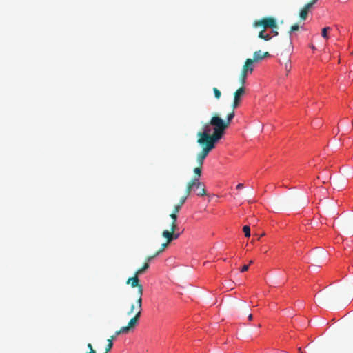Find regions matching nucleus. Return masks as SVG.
<instances>
[{
    "label": "nucleus",
    "instance_id": "1",
    "mask_svg": "<svg viewBox=\"0 0 353 353\" xmlns=\"http://www.w3.org/2000/svg\"><path fill=\"white\" fill-rule=\"evenodd\" d=\"M234 117L233 111L228 114L226 120H223L218 115H214L210 122L203 125V131L197 133V143L203 148L199 153L200 156L206 158L210 152L215 148L218 141L222 138Z\"/></svg>",
    "mask_w": 353,
    "mask_h": 353
},
{
    "label": "nucleus",
    "instance_id": "2",
    "mask_svg": "<svg viewBox=\"0 0 353 353\" xmlns=\"http://www.w3.org/2000/svg\"><path fill=\"white\" fill-rule=\"evenodd\" d=\"M234 117L233 111L228 114L226 120H223L218 115H214L210 122L203 125V131L197 133V143L203 148L199 153L200 156L206 158L210 152L215 148L218 141L222 138Z\"/></svg>",
    "mask_w": 353,
    "mask_h": 353
},
{
    "label": "nucleus",
    "instance_id": "3",
    "mask_svg": "<svg viewBox=\"0 0 353 353\" xmlns=\"http://www.w3.org/2000/svg\"><path fill=\"white\" fill-rule=\"evenodd\" d=\"M194 186H196L197 188H201V190L197 192L198 196H203L206 194L203 183L200 182L197 178H192L188 183L185 195L180 199L179 205L182 206L184 204Z\"/></svg>",
    "mask_w": 353,
    "mask_h": 353
},
{
    "label": "nucleus",
    "instance_id": "4",
    "mask_svg": "<svg viewBox=\"0 0 353 353\" xmlns=\"http://www.w3.org/2000/svg\"><path fill=\"white\" fill-rule=\"evenodd\" d=\"M136 303L137 305L138 311L136 312L134 316L130 320V321L128 323V325L121 327V332H126L128 333L130 331V330L131 328L134 327L137 323H138L141 314L142 299H137Z\"/></svg>",
    "mask_w": 353,
    "mask_h": 353
},
{
    "label": "nucleus",
    "instance_id": "5",
    "mask_svg": "<svg viewBox=\"0 0 353 353\" xmlns=\"http://www.w3.org/2000/svg\"><path fill=\"white\" fill-rule=\"evenodd\" d=\"M254 62L252 59L248 58L245 60L240 74V81L242 85L245 83V79L248 73H252L254 70L253 63Z\"/></svg>",
    "mask_w": 353,
    "mask_h": 353
},
{
    "label": "nucleus",
    "instance_id": "6",
    "mask_svg": "<svg viewBox=\"0 0 353 353\" xmlns=\"http://www.w3.org/2000/svg\"><path fill=\"white\" fill-rule=\"evenodd\" d=\"M126 283L128 285H130L132 288H137V299H142L143 287L141 284L139 283V275L134 273V276L128 279Z\"/></svg>",
    "mask_w": 353,
    "mask_h": 353
},
{
    "label": "nucleus",
    "instance_id": "7",
    "mask_svg": "<svg viewBox=\"0 0 353 353\" xmlns=\"http://www.w3.org/2000/svg\"><path fill=\"white\" fill-rule=\"evenodd\" d=\"M254 27L262 26L263 30L267 28H277L276 21L273 17H265L263 18L260 21H256L254 23Z\"/></svg>",
    "mask_w": 353,
    "mask_h": 353
},
{
    "label": "nucleus",
    "instance_id": "8",
    "mask_svg": "<svg viewBox=\"0 0 353 353\" xmlns=\"http://www.w3.org/2000/svg\"><path fill=\"white\" fill-rule=\"evenodd\" d=\"M245 90L243 87H241L236 90L234 93V101L232 103V110L234 112V109L237 108L241 102V97L245 94Z\"/></svg>",
    "mask_w": 353,
    "mask_h": 353
},
{
    "label": "nucleus",
    "instance_id": "9",
    "mask_svg": "<svg viewBox=\"0 0 353 353\" xmlns=\"http://www.w3.org/2000/svg\"><path fill=\"white\" fill-rule=\"evenodd\" d=\"M316 2L313 0H311L309 3L305 4L303 8H302L300 10L299 17L301 20H305L307 19L308 12L310 9L315 4Z\"/></svg>",
    "mask_w": 353,
    "mask_h": 353
},
{
    "label": "nucleus",
    "instance_id": "10",
    "mask_svg": "<svg viewBox=\"0 0 353 353\" xmlns=\"http://www.w3.org/2000/svg\"><path fill=\"white\" fill-rule=\"evenodd\" d=\"M268 57H270L268 52L262 53L261 50H259L254 52L253 59H252V60H253L254 62H259Z\"/></svg>",
    "mask_w": 353,
    "mask_h": 353
},
{
    "label": "nucleus",
    "instance_id": "11",
    "mask_svg": "<svg viewBox=\"0 0 353 353\" xmlns=\"http://www.w3.org/2000/svg\"><path fill=\"white\" fill-rule=\"evenodd\" d=\"M172 232L170 230H165L162 232V236L167 239L168 243L172 241Z\"/></svg>",
    "mask_w": 353,
    "mask_h": 353
},
{
    "label": "nucleus",
    "instance_id": "12",
    "mask_svg": "<svg viewBox=\"0 0 353 353\" xmlns=\"http://www.w3.org/2000/svg\"><path fill=\"white\" fill-rule=\"evenodd\" d=\"M149 266L150 265L148 263H144L143 266L139 268L134 273H136V274H138L139 276L141 275L149 268Z\"/></svg>",
    "mask_w": 353,
    "mask_h": 353
},
{
    "label": "nucleus",
    "instance_id": "13",
    "mask_svg": "<svg viewBox=\"0 0 353 353\" xmlns=\"http://www.w3.org/2000/svg\"><path fill=\"white\" fill-rule=\"evenodd\" d=\"M114 340V337H110L108 339V344L105 347V351L104 353H108L113 347V341Z\"/></svg>",
    "mask_w": 353,
    "mask_h": 353
},
{
    "label": "nucleus",
    "instance_id": "14",
    "mask_svg": "<svg viewBox=\"0 0 353 353\" xmlns=\"http://www.w3.org/2000/svg\"><path fill=\"white\" fill-rule=\"evenodd\" d=\"M259 37L261 38V39H263L265 41H268L270 40L272 37L270 36V34H265V30H262L259 34Z\"/></svg>",
    "mask_w": 353,
    "mask_h": 353
},
{
    "label": "nucleus",
    "instance_id": "15",
    "mask_svg": "<svg viewBox=\"0 0 353 353\" xmlns=\"http://www.w3.org/2000/svg\"><path fill=\"white\" fill-rule=\"evenodd\" d=\"M201 171H202V166L199 165L198 167L195 168L194 169V173L195 174L194 178H197L199 179V177L201 174Z\"/></svg>",
    "mask_w": 353,
    "mask_h": 353
},
{
    "label": "nucleus",
    "instance_id": "16",
    "mask_svg": "<svg viewBox=\"0 0 353 353\" xmlns=\"http://www.w3.org/2000/svg\"><path fill=\"white\" fill-rule=\"evenodd\" d=\"M330 30H331L330 27H325L322 29L321 35L324 39H328L329 37L327 34V32L330 31Z\"/></svg>",
    "mask_w": 353,
    "mask_h": 353
},
{
    "label": "nucleus",
    "instance_id": "17",
    "mask_svg": "<svg viewBox=\"0 0 353 353\" xmlns=\"http://www.w3.org/2000/svg\"><path fill=\"white\" fill-rule=\"evenodd\" d=\"M243 231L245 233V236L246 237H249L250 236V228L248 225L243 226Z\"/></svg>",
    "mask_w": 353,
    "mask_h": 353
},
{
    "label": "nucleus",
    "instance_id": "18",
    "mask_svg": "<svg viewBox=\"0 0 353 353\" xmlns=\"http://www.w3.org/2000/svg\"><path fill=\"white\" fill-rule=\"evenodd\" d=\"M170 243H168V241L165 243H163L161 246V248L156 252V255H159L160 253L163 252V250L165 249V248L168 246V245Z\"/></svg>",
    "mask_w": 353,
    "mask_h": 353
},
{
    "label": "nucleus",
    "instance_id": "19",
    "mask_svg": "<svg viewBox=\"0 0 353 353\" xmlns=\"http://www.w3.org/2000/svg\"><path fill=\"white\" fill-rule=\"evenodd\" d=\"M213 92H214V97L217 99H219L221 96V91L216 88H213Z\"/></svg>",
    "mask_w": 353,
    "mask_h": 353
},
{
    "label": "nucleus",
    "instance_id": "20",
    "mask_svg": "<svg viewBox=\"0 0 353 353\" xmlns=\"http://www.w3.org/2000/svg\"><path fill=\"white\" fill-rule=\"evenodd\" d=\"M204 160H205V159L198 154V155L196 157V162H197L198 165L200 166H202L203 164Z\"/></svg>",
    "mask_w": 353,
    "mask_h": 353
},
{
    "label": "nucleus",
    "instance_id": "21",
    "mask_svg": "<svg viewBox=\"0 0 353 353\" xmlns=\"http://www.w3.org/2000/svg\"><path fill=\"white\" fill-rule=\"evenodd\" d=\"M299 30V26L297 23H295L290 27L289 33L291 34L292 32L297 31Z\"/></svg>",
    "mask_w": 353,
    "mask_h": 353
},
{
    "label": "nucleus",
    "instance_id": "22",
    "mask_svg": "<svg viewBox=\"0 0 353 353\" xmlns=\"http://www.w3.org/2000/svg\"><path fill=\"white\" fill-rule=\"evenodd\" d=\"M135 310H137L138 311L137 305H135L134 304H132L131 307H130V310L128 312V315H131L132 313H134Z\"/></svg>",
    "mask_w": 353,
    "mask_h": 353
},
{
    "label": "nucleus",
    "instance_id": "23",
    "mask_svg": "<svg viewBox=\"0 0 353 353\" xmlns=\"http://www.w3.org/2000/svg\"><path fill=\"white\" fill-rule=\"evenodd\" d=\"M291 63L288 60L287 62L285 63V70H286L287 72V74L291 70Z\"/></svg>",
    "mask_w": 353,
    "mask_h": 353
},
{
    "label": "nucleus",
    "instance_id": "24",
    "mask_svg": "<svg viewBox=\"0 0 353 353\" xmlns=\"http://www.w3.org/2000/svg\"><path fill=\"white\" fill-rule=\"evenodd\" d=\"M127 334L126 332H121V327L115 332L114 334L111 336L110 337H114V339L117 338V336H119V334Z\"/></svg>",
    "mask_w": 353,
    "mask_h": 353
},
{
    "label": "nucleus",
    "instance_id": "25",
    "mask_svg": "<svg viewBox=\"0 0 353 353\" xmlns=\"http://www.w3.org/2000/svg\"><path fill=\"white\" fill-rule=\"evenodd\" d=\"M176 230H177L176 222H172L171 225H170V231H172L173 232H176Z\"/></svg>",
    "mask_w": 353,
    "mask_h": 353
},
{
    "label": "nucleus",
    "instance_id": "26",
    "mask_svg": "<svg viewBox=\"0 0 353 353\" xmlns=\"http://www.w3.org/2000/svg\"><path fill=\"white\" fill-rule=\"evenodd\" d=\"M170 217L172 219V222H176L177 221V218H178V216H177V214H175V213H173L172 212L170 214Z\"/></svg>",
    "mask_w": 353,
    "mask_h": 353
},
{
    "label": "nucleus",
    "instance_id": "27",
    "mask_svg": "<svg viewBox=\"0 0 353 353\" xmlns=\"http://www.w3.org/2000/svg\"><path fill=\"white\" fill-rule=\"evenodd\" d=\"M157 255L156 253L154 255L148 256L145 258V263H148L149 264L150 261H151L154 258H155Z\"/></svg>",
    "mask_w": 353,
    "mask_h": 353
},
{
    "label": "nucleus",
    "instance_id": "28",
    "mask_svg": "<svg viewBox=\"0 0 353 353\" xmlns=\"http://www.w3.org/2000/svg\"><path fill=\"white\" fill-rule=\"evenodd\" d=\"M181 207L182 206H181L180 205L177 204L176 205L174 206L172 212L175 213V214H177L180 211Z\"/></svg>",
    "mask_w": 353,
    "mask_h": 353
},
{
    "label": "nucleus",
    "instance_id": "29",
    "mask_svg": "<svg viewBox=\"0 0 353 353\" xmlns=\"http://www.w3.org/2000/svg\"><path fill=\"white\" fill-rule=\"evenodd\" d=\"M180 233H178V232H173L172 233V241L173 240H175V239H177L179 236H180Z\"/></svg>",
    "mask_w": 353,
    "mask_h": 353
},
{
    "label": "nucleus",
    "instance_id": "30",
    "mask_svg": "<svg viewBox=\"0 0 353 353\" xmlns=\"http://www.w3.org/2000/svg\"><path fill=\"white\" fill-rule=\"evenodd\" d=\"M248 268H249V265H244L242 267V268H241V272H244L247 271V270H248Z\"/></svg>",
    "mask_w": 353,
    "mask_h": 353
},
{
    "label": "nucleus",
    "instance_id": "31",
    "mask_svg": "<svg viewBox=\"0 0 353 353\" xmlns=\"http://www.w3.org/2000/svg\"><path fill=\"white\" fill-rule=\"evenodd\" d=\"M243 187H244V185H243V183H239V184L236 185V189L240 190V189H242Z\"/></svg>",
    "mask_w": 353,
    "mask_h": 353
},
{
    "label": "nucleus",
    "instance_id": "32",
    "mask_svg": "<svg viewBox=\"0 0 353 353\" xmlns=\"http://www.w3.org/2000/svg\"><path fill=\"white\" fill-rule=\"evenodd\" d=\"M201 190V188H197L196 186H194L192 191H196V193Z\"/></svg>",
    "mask_w": 353,
    "mask_h": 353
},
{
    "label": "nucleus",
    "instance_id": "33",
    "mask_svg": "<svg viewBox=\"0 0 353 353\" xmlns=\"http://www.w3.org/2000/svg\"><path fill=\"white\" fill-rule=\"evenodd\" d=\"M252 319H253V316H252V314H249V316H248V320H249V321H252Z\"/></svg>",
    "mask_w": 353,
    "mask_h": 353
},
{
    "label": "nucleus",
    "instance_id": "34",
    "mask_svg": "<svg viewBox=\"0 0 353 353\" xmlns=\"http://www.w3.org/2000/svg\"><path fill=\"white\" fill-rule=\"evenodd\" d=\"M272 32L274 34V35H278V32L276 30H272Z\"/></svg>",
    "mask_w": 353,
    "mask_h": 353
},
{
    "label": "nucleus",
    "instance_id": "35",
    "mask_svg": "<svg viewBox=\"0 0 353 353\" xmlns=\"http://www.w3.org/2000/svg\"><path fill=\"white\" fill-rule=\"evenodd\" d=\"M311 48L312 50H315V47L314 46H312Z\"/></svg>",
    "mask_w": 353,
    "mask_h": 353
},
{
    "label": "nucleus",
    "instance_id": "36",
    "mask_svg": "<svg viewBox=\"0 0 353 353\" xmlns=\"http://www.w3.org/2000/svg\"><path fill=\"white\" fill-rule=\"evenodd\" d=\"M299 352H301V353H303V352H301V348H299Z\"/></svg>",
    "mask_w": 353,
    "mask_h": 353
},
{
    "label": "nucleus",
    "instance_id": "37",
    "mask_svg": "<svg viewBox=\"0 0 353 353\" xmlns=\"http://www.w3.org/2000/svg\"><path fill=\"white\" fill-rule=\"evenodd\" d=\"M349 227V224L346 225V229Z\"/></svg>",
    "mask_w": 353,
    "mask_h": 353
},
{
    "label": "nucleus",
    "instance_id": "38",
    "mask_svg": "<svg viewBox=\"0 0 353 353\" xmlns=\"http://www.w3.org/2000/svg\"><path fill=\"white\" fill-rule=\"evenodd\" d=\"M253 263V261H250L249 263H250V264H251V263Z\"/></svg>",
    "mask_w": 353,
    "mask_h": 353
}]
</instances>
